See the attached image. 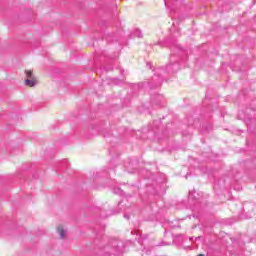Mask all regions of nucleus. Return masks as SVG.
<instances>
[{"mask_svg":"<svg viewBox=\"0 0 256 256\" xmlns=\"http://www.w3.org/2000/svg\"><path fill=\"white\" fill-rule=\"evenodd\" d=\"M25 75L26 79L24 80V84L26 87H36V85H39V80H37L32 70H26Z\"/></svg>","mask_w":256,"mask_h":256,"instance_id":"f257e3e1","label":"nucleus"},{"mask_svg":"<svg viewBox=\"0 0 256 256\" xmlns=\"http://www.w3.org/2000/svg\"><path fill=\"white\" fill-rule=\"evenodd\" d=\"M57 233H58L60 239H65V237H67V229H65L64 226H58Z\"/></svg>","mask_w":256,"mask_h":256,"instance_id":"f03ea898","label":"nucleus"}]
</instances>
